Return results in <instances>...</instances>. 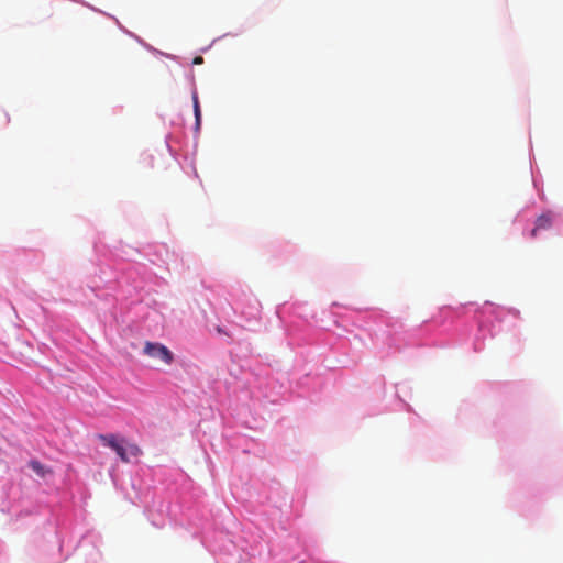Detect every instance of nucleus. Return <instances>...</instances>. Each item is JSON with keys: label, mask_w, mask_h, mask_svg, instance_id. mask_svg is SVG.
Segmentation results:
<instances>
[{"label": "nucleus", "mask_w": 563, "mask_h": 563, "mask_svg": "<svg viewBox=\"0 0 563 563\" xmlns=\"http://www.w3.org/2000/svg\"><path fill=\"white\" fill-rule=\"evenodd\" d=\"M98 439L103 445L112 449L123 463H129L131 457L142 454V450L136 444L128 443L125 439L117 434H99Z\"/></svg>", "instance_id": "1"}, {"label": "nucleus", "mask_w": 563, "mask_h": 563, "mask_svg": "<svg viewBox=\"0 0 563 563\" xmlns=\"http://www.w3.org/2000/svg\"><path fill=\"white\" fill-rule=\"evenodd\" d=\"M143 352L147 356L157 358L166 365H170L174 361L173 353L161 343L146 342Z\"/></svg>", "instance_id": "2"}, {"label": "nucleus", "mask_w": 563, "mask_h": 563, "mask_svg": "<svg viewBox=\"0 0 563 563\" xmlns=\"http://www.w3.org/2000/svg\"><path fill=\"white\" fill-rule=\"evenodd\" d=\"M29 466L41 478H45L47 475H51L53 473V471L49 467L45 466L37 460H31L29 462Z\"/></svg>", "instance_id": "3"}, {"label": "nucleus", "mask_w": 563, "mask_h": 563, "mask_svg": "<svg viewBox=\"0 0 563 563\" xmlns=\"http://www.w3.org/2000/svg\"><path fill=\"white\" fill-rule=\"evenodd\" d=\"M550 223V219L548 218L547 214L542 213L539 218H538V221H537V227L534 229H532L531 231V235L532 236H536V233H537V230L539 228H545L548 227Z\"/></svg>", "instance_id": "4"}, {"label": "nucleus", "mask_w": 563, "mask_h": 563, "mask_svg": "<svg viewBox=\"0 0 563 563\" xmlns=\"http://www.w3.org/2000/svg\"><path fill=\"white\" fill-rule=\"evenodd\" d=\"M192 99H194V112H195L196 123H197V125H199L200 119H201V111H200V106H199L197 93H194Z\"/></svg>", "instance_id": "5"}, {"label": "nucleus", "mask_w": 563, "mask_h": 563, "mask_svg": "<svg viewBox=\"0 0 563 563\" xmlns=\"http://www.w3.org/2000/svg\"><path fill=\"white\" fill-rule=\"evenodd\" d=\"M201 63H202V57H200V56H199V57H196V58L194 59V64H201Z\"/></svg>", "instance_id": "6"}, {"label": "nucleus", "mask_w": 563, "mask_h": 563, "mask_svg": "<svg viewBox=\"0 0 563 563\" xmlns=\"http://www.w3.org/2000/svg\"><path fill=\"white\" fill-rule=\"evenodd\" d=\"M217 331L218 333H224V331L220 327L217 328Z\"/></svg>", "instance_id": "7"}]
</instances>
